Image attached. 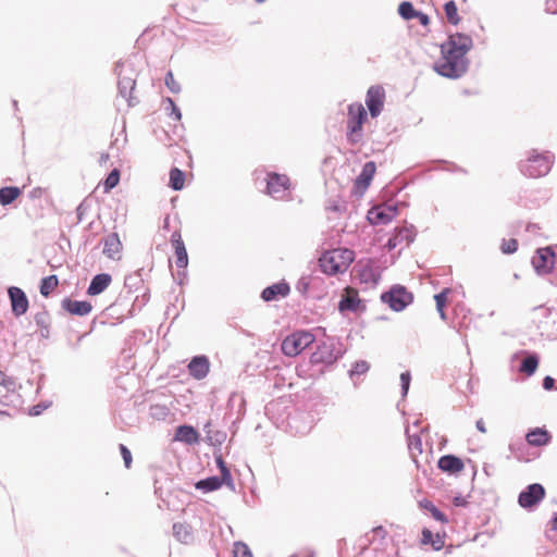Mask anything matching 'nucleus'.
Wrapping results in <instances>:
<instances>
[{"label":"nucleus","mask_w":557,"mask_h":557,"mask_svg":"<svg viewBox=\"0 0 557 557\" xmlns=\"http://www.w3.org/2000/svg\"><path fill=\"white\" fill-rule=\"evenodd\" d=\"M472 47L470 36L454 34L441 45L442 57L435 62L434 70L442 76L457 78L468 66L466 54Z\"/></svg>","instance_id":"obj_1"},{"label":"nucleus","mask_w":557,"mask_h":557,"mask_svg":"<svg viewBox=\"0 0 557 557\" xmlns=\"http://www.w3.org/2000/svg\"><path fill=\"white\" fill-rule=\"evenodd\" d=\"M355 259V252L347 248L327 250L319 258V267L324 274L337 275L346 272Z\"/></svg>","instance_id":"obj_2"},{"label":"nucleus","mask_w":557,"mask_h":557,"mask_svg":"<svg viewBox=\"0 0 557 557\" xmlns=\"http://www.w3.org/2000/svg\"><path fill=\"white\" fill-rule=\"evenodd\" d=\"M553 158V154L547 151L537 152L533 150L523 164V171L533 178L545 176L550 171Z\"/></svg>","instance_id":"obj_3"},{"label":"nucleus","mask_w":557,"mask_h":557,"mask_svg":"<svg viewBox=\"0 0 557 557\" xmlns=\"http://www.w3.org/2000/svg\"><path fill=\"white\" fill-rule=\"evenodd\" d=\"M314 342V335L309 331H297L286 336L281 345L282 352L287 357L300 355Z\"/></svg>","instance_id":"obj_4"},{"label":"nucleus","mask_w":557,"mask_h":557,"mask_svg":"<svg viewBox=\"0 0 557 557\" xmlns=\"http://www.w3.org/2000/svg\"><path fill=\"white\" fill-rule=\"evenodd\" d=\"M381 299L392 310L401 311L412 302L413 296L404 286H394L388 292L383 293Z\"/></svg>","instance_id":"obj_5"},{"label":"nucleus","mask_w":557,"mask_h":557,"mask_svg":"<svg viewBox=\"0 0 557 557\" xmlns=\"http://www.w3.org/2000/svg\"><path fill=\"white\" fill-rule=\"evenodd\" d=\"M350 120L347 126V138L351 144H357L361 140L362 124L367 119V111L364 107H349Z\"/></svg>","instance_id":"obj_6"},{"label":"nucleus","mask_w":557,"mask_h":557,"mask_svg":"<svg viewBox=\"0 0 557 557\" xmlns=\"http://www.w3.org/2000/svg\"><path fill=\"white\" fill-rule=\"evenodd\" d=\"M119 90L125 101L131 102L134 99V90L136 87V77L134 70L126 64L119 66Z\"/></svg>","instance_id":"obj_7"},{"label":"nucleus","mask_w":557,"mask_h":557,"mask_svg":"<svg viewBox=\"0 0 557 557\" xmlns=\"http://www.w3.org/2000/svg\"><path fill=\"white\" fill-rule=\"evenodd\" d=\"M555 262L556 255L550 247L539 248L532 258V265L540 275L549 274L555 267Z\"/></svg>","instance_id":"obj_8"},{"label":"nucleus","mask_w":557,"mask_h":557,"mask_svg":"<svg viewBox=\"0 0 557 557\" xmlns=\"http://www.w3.org/2000/svg\"><path fill=\"white\" fill-rule=\"evenodd\" d=\"M397 215V208L393 205H379L368 212V220L371 224L383 225L391 223Z\"/></svg>","instance_id":"obj_9"},{"label":"nucleus","mask_w":557,"mask_h":557,"mask_svg":"<svg viewBox=\"0 0 557 557\" xmlns=\"http://www.w3.org/2000/svg\"><path fill=\"white\" fill-rule=\"evenodd\" d=\"M545 497V488L539 484H530L519 494L518 503L522 508H532Z\"/></svg>","instance_id":"obj_10"},{"label":"nucleus","mask_w":557,"mask_h":557,"mask_svg":"<svg viewBox=\"0 0 557 557\" xmlns=\"http://www.w3.org/2000/svg\"><path fill=\"white\" fill-rule=\"evenodd\" d=\"M375 172H376L375 162L369 161L363 165L361 173L357 176V178L354 182L352 191L355 195L361 196L364 194V191L370 186Z\"/></svg>","instance_id":"obj_11"},{"label":"nucleus","mask_w":557,"mask_h":557,"mask_svg":"<svg viewBox=\"0 0 557 557\" xmlns=\"http://www.w3.org/2000/svg\"><path fill=\"white\" fill-rule=\"evenodd\" d=\"M8 294L10 297L13 314L15 317H21L25 314L29 307L26 294L20 287L16 286L10 287Z\"/></svg>","instance_id":"obj_12"},{"label":"nucleus","mask_w":557,"mask_h":557,"mask_svg":"<svg viewBox=\"0 0 557 557\" xmlns=\"http://www.w3.org/2000/svg\"><path fill=\"white\" fill-rule=\"evenodd\" d=\"M289 180L286 175L269 174L267 181V194L273 198H283L285 191L288 189Z\"/></svg>","instance_id":"obj_13"},{"label":"nucleus","mask_w":557,"mask_h":557,"mask_svg":"<svg viewBox=\"0 0 557 557\" xmlns=\"http://www.w3.org/2000/svg\"><path fill=\"white\" fill-rule=\"evenodd\" d=\"M171 244L174 248L176 267L185 269L188 265V255L180 231L173 232Z\"/></svg>","instance_id":"obj_14"},{"label":"nucleus","mask_w":557,"mask_h":557,"mask_svg":"<svg viewBox=\"0 0 557 557\" xmlns=\"http://www.w3.org/2000/svg\"><path fill=\"white\" fill-rule=\"evenodd\" d=\"M123 245L117 233H111L103 239V253L113 260L122 257Z\"/></svg>","instance_id":"obj_15"},{"label":"nucleus","mask_w":557,"mask_h":557,"mask_svg":"<svg viewBox=\"0 0 557 557\" xmlns=\"http://www.w3.org/2000/svg\"><path fill=\"white\" fill-rule=\"evenodd\" d=\"M337 360V355L334 351L333 345L321 343L317 350L311 356V362L332 364Z\"/></svg>","instance_id":"obj_16"},{"label":"nucleus","mask_w":557,"mask_h":557,"mask_svg":"<svg viewBox=\"0 0 557 557\" xmlns=\"http://www.w3.org/2000/svg\"><path fill=\"white\" fill-rule=\"evenodd\" d=\"M188 372L196 380L205 379L210 370V362L206 356L194 357L188 363Z\"/></svg>","instance_id":"obj_17"},{"label":"nucleus","mask_w":557,"mask_h":557,"mask_svg":"<svg viewBox=\"0 0 557 557\" xmlns=\"http://www.w3.org/2000/svg\"><path fill=\"white\" fill-rule=\"evenodd\" d=\"M438 468L449 474L460 473L465 469L463 461L454 455H445L438 459Z\"/></svg>","instance_id":"obj_18"},{"label":"nucleus","mask_w":557,"mask_h":557,"mask_svg":"<svg viewBox=\"0 0 557 557\" xmlns=\"http://www.w3.org/2000/svg\"><path fill=\"white\" fill-rule=\"evenodd\" d=\"M62 308L71 314L86 315L91 311L92 306L88 301L72 300L66 298L62 301Z\"/></svg>","instance_id":"obj_19"},{"label":"nucleus","mask_w":557,"mask_h":557,"mask_svg":"<svg viewBox=\"0 0 557 557\" xmlns=\"http://www.w3.org/2000/svg\"><path fill=\"white\" fill-rule=\"evenodd\" d=\"M289 286L286 283H276L263 289L261 297L264 301L275 300L277 297H286L289 294Z\"/></svg>","instance_id":"obj_20"},{"label":"nucleus","mask_w":557,"mask_h":557,"mask_svg":"<svg viewBox=\"0 0 557 557\" xmlns=\"http://www.w3.org/2000/svg\"><path fill=\"white\" fill-rule=\"evenodd\" d=\"M550 434L544 428H535L534 430H531L525 436L527 442L531 446L547 445L550 442Z\"/></svg>","instance_id":"obj_21"},{"label":"nucleus","mask_w":557,"mask_h":557,"mask_svg":"<svg viewBox=\"0 0 557 557\" xmlns=\"http://www.w3.org/2000/svg\"><path fill=\"white\" fill-rule=\"evenodd\" d=\"M111 275L101 273L97 274L90 282L87 289L88 295L96 296L101 294L111 283Z\"/></svg>","instance_id":"obj_22"},{"label":"nucleus","mask_w":557,"mask_h":557,"mask_svg":"<svg viewBox=\"0 0 557 557\" xmlns=\"http://www.w3.org/2000/svg\"><path fill=\"white\" fill-rule=\"evenodd\" d=\"M175 441L195 444L199 441V434L195 428L190 425H180L175 432Z\"/></svg>","instance_id":"obj_23"},{"label":"nucleus","mask_w":557,"mask_h":557,"mask_svg":"<svg viewBox=\"0 0 557 557\" xmlns=\"http://www.w3.org/2000/svg\"><path fill=\"white\" fill-rule=\"evenodd\" d=\"M421 544L431 545L434 550H441L445 545V541L442 535L433 534L431 530L423 529Z\"/></svg>","instance_id":"obj_24"},{"label":"nucleus","mask_w":557,"mask_h":557,"mask_svg":"<svg viewBox=\"0 0 557 557\" xmlns=\"http://www.w3.org/2000/svg\"><path fill=\"white\" fill-rule=\"evenodd\" d=\"M385 101V90L382 86H371L367 94L366 104H383Z\"/></svg>","instance_id":"obj_25"},{"label":"nucleus","mask_w":557,"mask_h":557,"mask_svg":"<svg viewBox=\"0 0 557 557\" xmlns=\"http://www.w3.org/2000/svg\"><path fill=\"white\" fill-rule=\"evenodd\" d=\"M20 195L21 189L18 187H2L0 188V203L2 206H8L12 203L15 199H17Z\"/></svg>","instance_id":"obj_26"},{"label":"nucleus","mask_w":557,"mask_h":557,"mask_svg":"<svg viewBox=\"0 0 557 557\" xmlns=\"http://www.w3.org/2000/svg\"><path fill=\"white\" fill-rule=\"evenodd\" d=\"M225 481L219 476H211L205 480H201L196 483V488L202 490L205 492H212L219 490Z\"/></svg>","instance_id":"obj_27"},{"label":"nucleus","mask_w":557,"mask_h":557,"mask_svg":"<svg viewBox=\"0 0 557 557\" xmlns=\"http://www.w3.org/2000/svg\"><path fill=\"white\" fill-rule=\"evenodd\" d=\"M359 299L357 297V293L354 289L347 288L346 295L339 301V309L344 310H355L357 309V305Z\"/></svg>","instance_id":"obj_28"},{"label":"nucleus","mask_w":557,"mask_h":557,"mask_svg":"<svg viewBox=\"0 0 557 557\" xmlns=\"http://www.w3.org/2000/svg\"><path fill=\"white\" fill-rule=\"evenodd\" d=\"M396 234L391 237L386 244L388 250L395 249L399 245V235H406V244L409 245L412 242L411 231L407 227L396 228Z\"/></svg>","instance_id":"obj_29"},{"label":"nucleus","mask_w":557,"mask_h":557,"mask_svg":"<svg viewBox=\"0 0 557 557\" xmlns=\"http://www.w3.org/2000/svg\"><path fill=\"white\" fill-rule=\"evenodd\" d=\"M444 12L446 20L451 25H458L460 16L458 14V8L455 1L450 0L444 4Z\"/></svg>","instance_id":"obj_30"},{"label":"nucleus","mask_w":557,"mask_h":557,"mask_svg":"<svg viewBox=\"0 0 557 557\" xmlns=\"http://www.w3.org/2000/svg\"><path fill=\"white\" fill-rule=\"evenodd\" d=\"M59 285V280L57 275H50L44 277L40 283V294L44 297H48Z\"/></svg>","instance_id":"obj_31"},{"label":"nucleus","mask_w":557,"mask_h":557,"mask_svg":"<svg viewBox=\"0 0 557 557\" xmlns=\"http://www.w3.org/2000/svg\"><path fill=\"white\" fill-rule=\"evenodd\" d=\"M184 184H185V174H184V172L181 171L177 168H173L170 171V183H169V185L174 190H181L184 187Z\"/></svg>","instance_id":"obj_32"},{"label":"nucleus","mask_w":557,"mask_h":557,"mask_svg":"<svg viewBox=\"0 0 557 557\" xmlns=\"http://www.w3.org/2000/svg\"><path fill=\"white\" fill-rule=\"evenodd\" d=\"M368 536V543L372 544H382L383 541L387 537V531L383 527H375L371 530Z\"/></svg>","instance_id":"obj_33"},{"label":"nucleus","mask_w":557,"mask_h":557,"mask_svg":"<svg viewBox=\"0 0 557 557\" xmlns=\"http://www.w3.org/2000/svg\"><path fill=\"white\" fill-rule=\"evenodd\" d=\"M420 506L422 508H424L425 510H428L435 520H437V521H440L442 523H447L448 522L447 517L442 511H440L434 506V504L432 502H430V500H422L420 503Z\"/></svg>","instance_id":"obj_34"},{"label":"nucleus","mask_w":557,"mask_h":557,"mask_svg":"<svg viewBox=\"0 0 557 557\" xmlns=\"http://www.w3.org/2000/svg\"><path fill=\"white\" fill-rule=\"evenodd\" d=\"M539 366V359L535 355H530L523 359L520 371L527 375H532Z\"/></svg>","instance_id":"obj_35"},{"label":"nucleus","mask_w":557,"mask_h":557,"mask_svg":"<svg viewBox=\"0 0 557 557\" xmlns=\"http://www.w3.org/2000/svg\"><path fill=\"white\" fill-rule=\"evenodd\" d=\"M448 294H449V289L445 288L440 294H436L434 296L436 309L443 320H446L445 307L447 305V295Z\"/></svg>","instance_id":"obj_36"},{"label":"nucleus","mask_w":557,"mask_h":557,"mask_svg":"<svg viewBox=\"0 0 557 557\" xmlns=\"http://www.w3.org/2000/svg\"><path fill=\"white\" fill-rule=\"evenodd\" d=\"M398 13L404 20H412L418 11L413 8L411 2L404 1L398 7Z\"/></svg>","instance_id":"obj_37"},{"label":"nucleus","mask_w":557,"mask_h":557,"mask_svg":"<svg viewBox=\"0 0 557 557\" xmlns=\"http://www.w3.org/2000/svg\"><path fill=\"white\" fill-rule=\"evenodd\" d=\"M120 182V171L117 169H114L110 172V174L107 176V178L103 182V189L104 193H109L111 189H113Z\"/></svg>","instance_id":"obj_38"},{"label":"nucleus","mask_w":557,"mask_h":557,"mask_svg":"<svg viewBox=\"0 0 557 557\" xmlns=\"http://www.w3.org/2000/svg\"><path fill=\"white\" fill-rule=\"evenodd\" d=\"M0 387L5 392L1 397H5L7 394L15 391V382L12 377L8 376L3 371L0 370Z\"/></svg>","instance_id":"obj_39"},{"label":"nucleus","mask_w":557,"mask_h":557,"mask_svg":"<svg viewBox=\"0 0 557 557\" xmlns=\"http://www.w3.org/2000/svg\"><path fill=\"white\" fill-rule=\"evenodd\" d=\"M173 533L181 542H187L190 537L187 527L183 523H174Z\"/></svg>","instance_id":"obj_40"},{"label":"nucleus","mask_w":557,"mask_h":557,"mask_svg":"<svg viewBox=\"0 0 557 557\" xmlns=\"http://www.w3.org/2000/svg\"><path fill=\"white\" fill-rule=\"evenodd\" d=\"M518 249V240L516 238L504 239L500 244L503 253H513Z\"/></svg>","instance_id":"obj_41"},{"label":"nucleus","mask_w":557,"mask_h":557,"mask_svg":"<svg viewBox=\"0 0 557 557\" xmlns=\"http://www.w3.org/2000/svg\"><path fill=\"white\" fill-rule=\"evenodd\" d=\"M234 557H253L249 547L244 543H235L233 549Z\"/></svg>","instance_id":"obj_42"},{"label":"nucleus","mask_w":557,"mask_h":557,"mask_svg":"<svg viewBox=\"0 0 557 557\" xmlns=\"http://www.w3.org/2000/svg\"><path fill=\"white\" fill-rule=\"evenodd\" d=\"M216 463L221 471V478L225 481L226 484H231L232 483L231 472L227 469V467L221 456L216 458Z\"/></svg>","instance_id":"obj_43"},{"label":"nucleus","mask_w":557,"mask_h":557,"mask_svg":"<svg viewBox=\"0 0 557 557\" xmlns=\"http://www.w3.org/2000/svg\"><path fill=\"white\" fill-rule=\"evenodd\" d=\"M409 449L411 451V455L413 459L416 460V453L421 454L422 453V442L421 438L418 436L409 437Z\"/></svg>","instance_id":"obj_44"},{"label":"nucleus","mask_w":557,"mask_h":557,"mask_svg":"<svg viewBox=\"0 0 557 557\" xmlns=\"http://www.w3.org/2000/svg\"><path fill=\"white\" fill-rule=\"evenodd\" d=\"M369 363L364 360H360V361H357L354 363L351 370H350V373L351 374H363L366 373L368 370H369Z\"/></svg>","instance_id":"obj_45"},{"label":"nucleus","mask_w":557,"mask_h":557,"mask_svg":"<svg viewBox=\"0 0 557 557\" xmlns=\"http://www.w3.org/2000/svg\"><path fill=\"white\" fill-rule=\"evenodd\" d=\"M165 85L172 92H178L181 90L180 84L175 81L172 72H168L165 76Z\"/></svg>","instance_id":"obj_46"},{"label":"nucleus","mask_w":557,"mask_h":557,"mask_svg":"<svg viewBox=\"0 0 557 557\" xmlns=\"http://www.w3.org/2000/svg\"><path fill=\"white\" fill-rule=\"evenodd\" d=\"M120 451L123 457L125 467L127 469H129L132 466V461H133L132 454H131L129 449L125 445L120 444Z\"/></svg>","instance_id":"obj_47"},{"label":"nucleus","mask_w":557,"mask_h":557,"mask_svg":"<svg viewBox=\"0 0 557 557\" xmlns=\"http://www.w3.org/2000/svg\"><path fill=\"white\" fill-rule=\"evenodd\" d=\"M545 10L549 14H557V0H546Z\"/></svg>","instance_id":"obj_48"},{"label":"nucleus","mask_w":557,"mask_h":557,"mask_svg":"<svg viewBox=\"0 0 557 557\" xmlns=\"http://www.w3.org/2000/svg\"><path fill=\"white\" fill-rule=\"evenodd\" d=\"M400 381H401L404 393L406 394L408 392L409 384H410V374L408 372L401 373Z\"/></svg>","instance_id":"obj_49"},{"label":"nucleus","mask_w":557,"mask_h":557,"mask_svg":"<svg viewBox=\"0 0 557 557\" xmlns=\"http://www.w3.org/2000/svg\"><path fill=\"white\" fill-rule=\"evenodd\" d=\"M414 18H417L419 21V23L424 26V27H428L429 24H430V18L426 14L418 11V13L416 14Z\"/></svg>","instance_id":"obj_50"},{"label":"nucleus","mask_w":557,"mask_h":557,"mask_svg":"<svg viewBox=\"0 0 557 557\" xmlns=\"http://www.w3.org/2000/svg\"><path fill=\"white\" fill-rule=\"evenodd\" d=\"M555 380L552 376H545L543 380V387L547 391L554 387Z\"/></svg>","instance_id":"obj_51"},{"label":"nucleus","mask_w":557,"mask_h":557,"mask_svg":"<svg viewBox=\"0 0 557 557\" xmlns=\"http://www.w3.org/2000/svg\"><path fill=\"white\" fill-rule=\"evenodd\" d=\"M35 320L38 325L45 324L48 320V313L47 312H40L35 315Z\"/></svg>","instance_id":"obj_52"},{"label":"nucleus","mask_w":557,"mask_h":557,"mask_svg":"<svg viewBox=\"0 0 557 557\" xmlns=\"http://www.w3.org/2000/svg\"><path fill=\"white\" fill-rule=\"evenodd\" d=\"M170 115H174L176 120L181 119V112L178 110V107H170Z\"/></svg>","instance_id":"obj_53"},{"label":"nucleus","mask_w":557,"mask_h":557,"mask_svg":"<svg viewBox=\"0 0 557 557\" xmlns=\"http://www.w3.org/2000/svg\"><path fill=\"white\" fill-rule=\"evenodd\" d=\"M476 429L481 433H486V426H485V422L483 421V419H480V420L476 421Z\"/></svg>","instance_id":"obj_54"},{"label":"nucleus","mask_w":557,"mask_h":557,"mask_svg":"<svg viewBox=\"0 0 557 557\" xmlns=\"http://www.w3.org/2000/svg\"><path fill=\"white\" fill-rule=\"evenodd\" d=\"M550 530L557 531V512L554 515L553 519L549 522Z\"/></svg>","instance_id":"obj_55"},{"label":"nucleus","mask_w":557,"mask_h":557,"mask_svg":"<svg viewBox=\"0 0 557 557\" xmlns=\"http://www.w3.org/2000/svg\"><path fill=\"white\" fill-rule=\"evenodd\" d=\"M368 108H369L372 116H376L380 113L381 107H368Z\"/></svg>","instance_id":"obj_56"},{"label":"nucleus","mask_w":557,"mask_h":557,"mask_svg":"<svg viewBox=\"0 0 557 557\" xmlns=\"http://www.w3.org/2000/svg\"><path fill=\"white\" fill-rule=\"evenodd\" d=\"M406 242V235H399V244L403 243V242Z\"/></svg>","instance_id":"obj_57"},{"label":"nucleus","mask_w":557,"mask_h":557,"mask_svg":"<svg viewBox=\"0 0 557 557\" xmlns=\"http://www.w3.org/2000/svg\"><path fill=\"white\" fill-rule=\"evenodd\" d=\"M169 102L171 106H174V102L171 99H169Z\"/></svg>","instance_id":"obj_58"}]
</instances>
